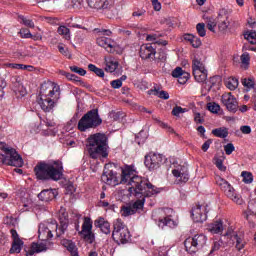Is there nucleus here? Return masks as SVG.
<instances>
[{"label":"nucleus","instance_id":"f257e3e1","mask_svg":"<svg viewBox=\"0 0 256 256\" xmlns=\"http://www.w3.org/2000/svg\"><path fill=\"white\" fill-rule=\"evenodd\" d=\"M115 166L112 164H106L104 166V171L101 176L102 183L110 185L111 187H117V185H130L128 191H135V195L139 196L140 191L146 193L145 187L148 185L145 178L138 176L135 171V166L126 165L122 168L121 177L114 170Z\"/></svg>","mask_w":256,"mask_h":256},{"label":"nucleus","instance_id":"f03ea898","mask_svg":"<svg viewBox=\"0 0 256 256\" xmlns=\"http://www.w3.org/2000/svg\"><path fill=\"white\" fill-rule=\"evenodd\" d=\"M34 173L39 181H61L63 179V163L59 160L38 162L34 167Z\"/></svg>","mask_w":256,"mask_h":256},{"label":"nucleus","instance_id":"7ed1b4c3","mask_svg":"<svg viewBox=\"0 0 256 256\" xmlns=\"http://www.w3.org/2000/svg\"><path fill=\"white\" fill-rule=\"evenodd\" d=\"M59 90V85L53 82L42 84L40 88V98L38 99V104L42 111L51 113V111L55 109V106L59 103V99L61 98V92Z\"/></svg>","mask_w":256,"mask_h":256},{"label":"nucleus","instance_id":"20e7f679","mask_svg":"<svg viewBox=\"0 0 256 256\" xmlns=\"http://www.w3.org/2000/svg\"><path fill=\"white\" fill-rule=\"evenodd\" d=\"M109 139L107 135L96 133L87 138L86 151L92 159L109 157Z\"/></svg>","mask_w":256,"mask_h":256},{"label":"nucleus","instance_id":"39448f33","mask_svg":"<svg viewBox=\"0 0 256 256\" xmlns=\"http://www.w3.org/2000/svg\"><path fill=\"white\" fill-rule=\"evenodd\" d=\"M103 123V120L99 116L98 109H92L88 111L86 114L78 122L79 131L85 132L87 129H95L99 127Z\"/></svg>","mask_w":256,"mask_h":256},{"label":"nucleus","instance_id":"423d86ee","mask_svg":"<svg viewBox=\"0 0 256 256\" xmlns=\"http://www.w3.org/2000/svg\"><path fill=\"white\" fill-rule=\"evenodd\" d=\"M112 239L118 245H125L129 243V239H131V233L121 219H116L113 222Z\"/></svg>","mask_w":256,"mask_h":256},{"label":"nucleus","instance_id":"0eeeda50","mask_svg":"<svg viewBox=\"0 0 256 256\" xmlns=\"http://www.w3.org/2000/svg\"><path fill=\"white\" fill-rule=\"evenodd\" d=\"M216 185H218L221 191H223L224 195H226L228 199H231L233 203H236V205H243V203H245L241 195L235 191V188H233L227 180L218 176L216 178Z\"/></svg>","mask_w":256,"mask_h":256},{"label":"nucleus","instance_id":"6e6552de","mask_svg":"<svg viewBox=\"0 0 256 256\" xmlns=\"http://www.w3.org/2000/svg\"><path fill=\"white\" fill-rule=\"evenodd\" d=\"M145 181L148 182V185H146V187H144L146 193H143V191H140V194L137 196V194H135V191L132 190L129 191L130 195H134V197H137L136 202L133 203L132 208H134V211L137 213L138 209H143V207L145 206V198L146 197H153V195H157V193H159V190H157V188L151 184V182L149 181V179L145 178Z\"/></svg>","mask_w":256,"mask_h":256},{"label":"nucleus","instance_id":"1a4fd4ad","mask_svg":"<svg viewBox=\"0 0 256 256\" xmlns=\"http://www.w3.org/2000/svg\"><path fill=\"white\" fill-rule=\"evenodd\" d=\"M94 33L98 35V38L96 40L97 45H99V47H103L108 53H114L115 41H113L111 38H107L111 37V30L95 28Z\"/></svg>","mask_w":256,"mask_h":256},{"label":"nucleus","instance_id":"9d476101","mask_svg":"<svg viewBox=\"0 0 256 256\" xmlns=\"http://www.w3.org/2000/svg\"><path fill=\"white\" fill-rule=\"evenodd\" d=\"M207 245V236L205 234H196L184 241V247L190 254L197 253L199 249H203Z\"/></svg>","mask_w":256,"mask_h":256},{"label":"nucleus","instance_id":"9b49d317","mask_svg":"<svg viewBox=\"0 0 256 256\" xmlns=\"http://www.w3.org/2000/svg\"><path fill=\"white\" fill-rule=\"evenodd\" d=\"M55 231L56 237H63V235H59V224H57V221H52L47 224H40L38 228V237L41 241H49V239H52L53 232Z\"/></svg>","mask_w":256,"mask_h":256},{"label":"nucleus","instance_id":"f8f14e48","mask_svg":"<svg viewBox=\"0 0 256 256\" xmlns=\"http://www.w3.org/2000/svg\"><path fill=\"white\" fill-rule=\"evenodd\" d=\"M165 163V156L161 154H149L145 156L144 165L150 171H155V169H159L161 165Z\"/></svg>","mask_w":256,"mask_h":256},{"label":"nucleus","instance_id":"ddd939ff","mask_svg":"<svg viewBox=\"0 0 256 256\" xmlns=\"http://www.w3.org/2000/svg\"><path fill=\"white\" fill-rule=\"evenodd\" d=\"M207 213H209L207 205L197 204L192 208V219L195 223H204V221H207Z\"/></svg>","mask_w":256,"mask_h":256},{"label":"nucleus","instance_id":"4468645a","mask_svg":"<svg viewBox=\"0 0 256 256\" xmlns=\"http://www.w3.org/2000/svg\"><path fill=\"white\" fill-rule=\"evenodd\" d=\"M87 3L91 9L102 11V13H107V11L113 9V2L111 0H87Z\"/></svg>","mask_w":256,"mask_h":256},{"label":"nucleus","instance_id":"2eb2a0df","mask_svg":"<svg viewBox=\"0 0 256 256\" xmlns=\"http://www.w3.org/2000/svg\"><path fill=\"white\" fill-rule=\"evenodd\" d=\"M221 101L230 113H237L239 104L237 103V98L231 92L223 94Z\"/></svg>","mask_w":256,"mask_h":256},{"label":"nucleus","instance_id":"dca6fc26","mask_svg":"<svg viewBox=\"0 0 256 256\" xmlns=\"http://www.w3.org/2000/svg\"><path fill=\"white\" fill-rule=\"evenodd\" d=\"M7 155L4 157V159H8V164L12 167H23V158H21V155L17 153V151L13 148L11 150H6Z\"/></svg>","mask_w":256,"mask_h":256},{"label":"nucleus","instance_id":"f3484780","mask_svg":"<svg viewBox=\"0 0 256 256\" xmlns=\"http://www.w3.org/2000/svg\"><path fill=\"white\" fill-rule=\"evenodd\" d=\"M219 19L218 29L220 33H227V30L231 29V21L229 20V15L225 8L220 10Z\"/></svg>","mask_w":256,"mask_h":256},{"label":"nucleus","instance_id":"a211bd4d","mask_svg":"<svg viewBox=\"0 0 256 256\" xmlns=\"http://www.w3.org/2000/svg\"><path fill=\"white\" fill-rule=\"evenodd\" d=\"M67 217H69V215L67 214L65 208L60 209L58 213V218L60 221V225H58V235H65V232L69 227V220L67 219Z\"/></svg>","mask_w":256,"mask_h":256},{"label":"nucleus","instance_id":"6ab92c4d","mask_svg":"<svg viewBox=\"0 0 256 256\" xmlns=\"http://www.w3.org/2000/svg\"><path fill=\"white\" fill-rule=\"evenodd\" d=\"M156 51L151 44H145L140 47V57L141 59H150L155 61Z\"/></svg>","mask_w":256,"mask_h":256},{"label":"nucleus","instance_id":"aec40b11","mask_svg":"<svg viewBox=\"0 0 256 256\" xmlns=\"http://www.w3.org/2000/svg\"><path fill=\"white\" fill-rule=\"evenodd\" d=\"M55 197H57V189L42 190L38 194V199H40V201H45V202L53 201Z\"/></svg>","mask_w":256,"mask_h":256},{"label":"nucleus","instance_id":"412c9836","mask_svg":"<svg viewBox=\"0 0 256 256\" xmlns=\"http://www.w3.org/2000/svg\"><path fill=\"white\" fill-rule=\"evenodd\" d=\"M94 225L95 227H98L104 235H109L111 233V224L105 221V218H98L94 221Z\"/></svg>","mask_w":256,"mask_h":256},{"label":"nucleus","instance_id":"4be33fe9","mask_svg":"<svg viewBox=\"0 0 256 256\" xmlns=\"http://www.w3.org/2000/svg\"><path fill=\"white\" fill-rule=\"evenodd\" d=\"M172 175L177 179H179V181H181V182H176L178 185L181 183H187V181H189V173L185 171V167L181 168L180 170L179 169L172 170Z\"/></svg>","mask_w":256,"mask_h":256},{"label":"nucleus","instance_id":"5701e85b","mask_svg":"<svg viewBox=\"0 0 256 256\" xmlns=\"http://www.w3.org/2000/svg\"><path fill=\"white\" fill-rule=\"evenodd\" d=\"M225 237H231L234 241H236V249L237 251H241L242 249H245L246 242L243 240V237L237 235L235 232H227L225 234Z\"/></svg>","mask_w":256,"mask_h":256},{"label":"nucleus","instance_id":"b1692460","mask_svg":"<svg viewBox=\"0 0 256 256\" xmlns=\"http://www.w3.org/2000/svg\"><path fill=\"white\" fill-rule=\"evenodd\" d=\"M42 251H47V245L43 243H32L29 251H26V256H33L35 253H42Z\"/></svg>","mask_w":256,"mask_h":256},{"label":"nucleus","instance_id":"393cba45","mask_svg":"<svg viewBox=\"0 0 256 256\" xmlns=\"http://www.w3.org/2000/svg\"><path fill=\"white\" fill-rule=\"evenodd\" d=\"M208 231L213 235H219V233H223V221L218 220L208 225Z\"/></svg>","mask_w":256,"mask_h":256},{"label":"nucleus","instance_id":"a878e982","mask_svg":"<svg viewBox=\"0 0 256 256\" xmlns=\"http://www.w3.org/2000/svg\"><path fill=\"white\" fill-rule=\"evenodd\" d=\"M176 225L177 224H175L174 220L171 219V216L164 217L158 221L160 229H165V227H170L172 229Z\"/></svg>","mask_w":256,"mask_h":256},{"label":"nucleus","instance_id":"bb28decb","mask_svg":"<svg viewBox=\"0 0 256 256\" xmlns=\"http://www.w3.org/2000/svg\"><path fill=\"white\" fill-rule=\"evenodd\" d=\"M193 75L197 83H205L207 81V70H194Z\"/></svg>","mask_w":256,"mask_h":256},{"label":"nucleus","instance_id":"cd10ccee","mask_svg":"<svg viewBox=\"0 0 256 256\" xmlns=\"http://www.w3.org/2000/svg\"><path fill=\"white\" fill-rule=\"evenodd\" d=\"M212 135L220 139H225L229 136V130L225 127L216 128L212 130Z\"/></svg>","mask_w":256,"mask_h":256},{"label":"nucleus","instance_id":"c85d7f7f","mask_svg":"<svg viewBox=\"0 0 256 256\" xmlns=\"http://www.w3.org/2000/svg\"><path fill=\"white\" fill-rule=\"evenodd\" d=\"M89 231H93V221H91V218L85 217L80 233H86Z\"/></svg>","mask_w":256,"mask_h":256},{"label":"nucleus","instance_id":"c756f323","mask_svg":"<svg viewBox=\"0 0 256 256\" xmlns=\"http://www.w3.org/2000/svg\"><path fill=\"white\" fill-rule=\"evenodd\" d=\"M226 87L230 91H235V89H237V87H239V80L235 77L228 78L226 81Z\"/></svg>","mask_w":256,"mask_h":256},{"label":"nucleus","instance_id":"7c9ffc66","mask_svg":"<svg viewBox=\"0 0 256 256\" xmlns=\"http://www.w3.org/2000/svg\"><path fill=\"white\" fill-rule=\"evenodd\" d=\"M149 94H153L156 97H159V99H169V93L167 91L159 90L157 88H155L154 90H149Z\"/></svg>","mask_w":256,"mask_h":256},{"label":"nucleus","instance_id":"2f4dec72","mask_svg":"<svg viewBox=\"0 0 256 256\" xmlns=\"http://www.w3.org/2000/svg\"><path fill=\"white\" fill-rule=\"evenodd\" d=\"M219 85H221V77L219 76L211 77L208 84V91H211L213 87H215L216 89H219Z\"/></svg>","mask_w":256,"mask_h":256},{"label":"nucleus","instance_id":"473e14b6","mask_svg":"<svg viewBox=\"0 0 256 256\" xmlns=\"http://www.w3.org/2000/svg\"><path fill=\"white\" fill-rule=\"evenodd\" d=\"M79 235L84 239V241H87V243H93L95 241V234L93 233V230H90L88 232H79Z\"/></svg>","mask_w":256,"mask_h":256},{"label":"nucleus","instance_id":"72a5a7b5","mask_svg":"<svg viewBox=\"0 0 256 256\" xmlns=\"http://www.w3.org/2000/svg\"><path fill=\"white\" fill-rule=\"evenodd\" d=\"M117 67H119V62L110 60L106 63L105 71H107V73H115Z\"/></svg>","mask_w":256,"mask_h":256},{"label":"nucleus","instance_id":"f704fd0d","mask_svg":"<svg viewBox=\"0 0 256 256\" xmlns=\"http://www.w3.org/2000/svg\"><path fill=\"white\" fill-rule=\"evenodd\" d=\"M23 247L22 240H16L12 242V247L10 248V253H21V249Z\"/></svg>","mask_w":256,"mask_h":256},{"label":"nucleus","instance_id":"c9c22d12","mask_svg":"<svg viewBox=\"0 0 256 256\" xmlns=\"http://www.w3.org/2000/svg\"><path fill=\"white\" fill-rule=\"evenodd\" d=\"M58 33L60 35H63L64 39H66L67 41L71 39V30H69V28H67L66 26H59Z\"/></svg>","mask_w":256,"mask_h":256},{"label":"nucleus","instance_id":"e433bc0d","mask_svg":"<svg viewBox=\"0 0 256 256\" xmlns=\"http://www.w3.org/2000/svg\"><path fill=\"white\" fill-rule=\"evenodd\" d=\"M205 65L202 64V62L199 59H194L192 62V71L195 73V71H205Z\"/></svg>","mask_w":256,"mask_h":256},{"label":"nucleus","instance_id":"4c0bfd02","mask_svg":"<svg viewBox=\"0 0 256 256\" xmlns=\"http://www.w3.org/2000/svg\"><path fill=\"white\" fill-rule=\"evenodd\" d=\"M88 69L89 71H92V73H95L97 77H105V71H103V69L101 68H97V66H95L94 64H89Z\"/></svg>","mask_w":256,"mask_h":256},{"label":"nucleus","instance_id":"58836bf2","mask_svg":"<svg viewBox=\"0 0 256 256\" xmlns=\"http://www.w3.org/2000/svg\"><path fill=\"white\" fill-rule=\"evenodd\" d=\"M122 217H129V215H135V209L133 206H124L121 209Z\"/></svg>","mask_w":256,"mask_h":256},{"label":"nucleus","instance_id":"ea45409f","mask_svg":"<svg viewBox=\"0 0 256 256\" xmlns=\"http://www.w3.org/2000/svg\"><path fill=\"white\" fill-rule=\"evenodd\" d=\"M249 215H256V203L253 200L248 202V211L246 212L247 219H249Z\"/></svg>","mask_w":256,"mask_h":256},{"label":"nucleus","instance_id":"a19ab883","mask_svg":"<svg viewBox=\"0 0 256 256\" xmlns=\"http://www.w3.org/2000/svg\"><path fill=\"white\" fill-rule=\"evenodd\" d=\"M155 61H160L161 63L165 62L167 60V53L164 52V50H159L154 55Z\"/></svg>","mask_w":256,"mask_h":256},{"label":"nucleus","instance_id":"79ce46f5","mask_svg":"<svg viewBox=\"0 0 256 256\" xmlns=\"http://www.w3.org/2000/svg\"><path fill=\"white\" fill-rule=\"evenodd\" d=\"M19 19H21V23H23V25H25L26 27H29L30 29L35 28V23L33 22V20L25 16H19Z\"/></svg>","mask_w":256,"mask_h":256},{"label":"nucleus","instance_id":"37998d69","mask_svg":"<svg viewBox=\"0 0 256 256\" xmlns=\"http://www.w3.org/2000/svg\"><path fill=\"white\" fill-rule=\"evenodd\" d=\"M223 247H225L223 240L214 241L210 253H215V251H219V249H223Z\"/></svg>","mask_w":256,"mask_h":256},{"label":"nucleus","instance_id":"c03bdc74","mask_svg":"<svg viewBox=\"0 0 256 256\" xmlns=\"http://www.w3.org/2000/svg\"><path fill=\"white\" fill-rule=\"evenodd\" d=\"M244 37L251 45H256V32H247L244 34Z\"/></svg>","mask_w":256,"mask_h":256},{"label":"nucleus","instance_id":"a18cd8bd","mask_svg":"<svg viewBox=\"0 0 256 256\" xmlns=\"http://www.w3.org/2000/svg\"><path fill=\"white\" fill-rule=\"evenodd\" d=\"M196 31L200 37H205L207 35V31L205 30V23H198L196 25Z\"/></svg>","mask_w":256,"mask_h":256},{"label":"nucleus","instance_id":"49530a36","mask_svg":"<svg viewBox=\"0 0 256 256\" xmlns=\"http://www.w3.org/2000/svg\"><path fill=\"white\" fill-rule=\"evenodd\" d=\"M208 111L211 113H219V110L221 109V106L219 104L213 102V103H208L207 105Z\"/></svg>","mask_w":256,"mask_h":256},{"label":"nucleus","instance_id":"de8ad7c7","mask_svg":"<svg viewBox=\"0 0 256 256\" xmlns=\"http://www.w3.org/2000/svg\"><path fill=\"white\" fill-rule=\"evenodd\" d=\"M242 85H244V87H247L248 89H252V91L253 89H255V82L250 78L242 79Z\"/></svg>","mask_w":256,"mask_h":256},{"label":"nucleus","instance_id":"09e8293b","mask_svg":"<svg viewBox=\"0 0 256 256\" xmlns=\"http://www.w3.org/2000/svg\"><path fill=\"white\" fill-rule=\"evenodd\" d=\"M242 177L244 183H253V174L251 172L243 171Z\"/></svg>","mask_w":256,"mask_h":256},{"label":"nucleus","instance_id":"8fccbe9b","mask_svg":"<svg viewBox=\"0 0 256 256\" xmlns=\"http://www.w3.org/2000/svg\"><path fill=\"white\" fill-rule=\"evenodd\" d=\"M241 63L242 65L245 66V69H247V67H249V61H251V57H249L248 53H243L240 57Z\"/></svg>","mask_w":256,"mask_h":256},{"label":"nucleus","instance_id":"3c124183","mask_svg":"<svg viewBox=\"0 0 256 256\" xmlns=\"http://www.w3.org/2000/svg\"><path fill=\"white\" fill-rule=\"evenodd\" d=\"M70 70L73 71V73H77L78 75H81V77H85V75H87V71H85V69L77 66H71Z\"/></svg>","mask_w":256,"mask_h":256},{"label":"nucleus","instance_id":"603ef678","mask_svg":"<svg viewBox=\"0 0 256 256\" xmlns=\"http://www.w3.org/2000/svg\"><path fill=\"white\" fill-rule=\"evenodd\" d=\"M180 113H187V109L186 108H182L181 106H175L172 109V115H174V117H179Z\"/></svg>","mask_w":256,"mask_h":256},{"label":"nucleus","instance_id":"864d4df0","mask_svg":"<svg viewBox=\"0 0 256 256\" xmlns=\"http://www.w3.org/2000/svg\"><path fill=\"white\" fill-rule=\"evenodd\" d=\"M153 119L156 123H159L160 127H162V129H168L169 133H173V128H171L167 123L165 122H161V120L155 118V116H153Z\"/></svg>","mask_w":256,"mask_h":256},{"label":"nucleus","instance_id":"5fc2aeb1","mask_svg":"<svg viewBox=\"0 0 256 256\" xmlns=\"http://www.w3.org/2000/svg\"><path fill=\"white\" fill-rule=\"evenodd\" d=\"M19 33L22 39H31V37H33V34H31L29 29H21Z\"/></svg>","mask_w":256,"mask_h":256},{"label":"nucleus","instance_id":"6e6d98bb","mask_svg":"<svg viewBox=\"0 0 256 256\" xmlns=\"http://www.w3.org/2000/svg\"><path fill=\"white\" fill-rule=\"evenodd\" d=\"M110 85L113 89H121V87H123V81L121 79H116L111 81Z\"/></svg>","mask_w":256,"mask_h":256},{"label":"nucleus","instance_id":"4d7b16f0","mask_svg":"<svg viewBox=\"0 0 256 256\" xmlns=\"http://www.w3.org/2000/svg\"><path fill=\"white\" fill-rule=\"evenodd\" d=\"M215 165L219 171H227V167L223 165V160H221V158L216 159Z\"/></svg>","mask_w":256,"mask_h":256},{"label":"nucleus","instance_id":"13d9d810","mask_svg":"<svg viewBox=\"0 0 256 256\" xmlns=\"http://www.w3.org/2000/svg\"><path fill=\"white\" fill-rule=\"evenodd\" d=\"M224 151L226 155H231V153L235 151V146L233 145V143H228L224 146Z\"/></svg>","mask_w":256,"mask_h":256},{"label":"nucleus","instance_id":"bf43d9fd","mask_svg":"<svg viewBox=\"0 0 256 256\" xmlns=\"http://www.w3.org/2000/svg\"><path fill=\"white\" fill-rule=\"evenodd\" d=\"M215 27H217V22L212 19L208 20L207 29H209V31H212V33H215Z\"/></svg>","mask_w":256,"mask_h":256},{"label":"nucleus","instance_id":"052dcab7","mask_svg":"<svg viewBox=\"0 0 256 256\" xmlns=\"http://www.w3.org/2000/svg\"><path fill=\"white\" fill-rule=\"evenodd\" d=\"M183 73V68L181 67H176L173 71H172V77H174L175 79H178L179 77H181Z\"/></svg>","mask_w":256,"mask_h":256},{"label":"nucleus","instance_id":"680f3d73","mask_svg":"<svg viewBox=\"0 0 256 256\" xmlns=\"http://www.w3.org/2000/svg\"><path fill=\"white\" fill-rule=\"evenodd\" d=\"M194 121L195 123H199V124L205 123V119L201 117V113L199 112L194 113Z\"/></svg>","mask_w":256,"mask_h":256},{"label":"nucleus","instance_id":"e2e57ef3","mask_svg":"<svg viewBox=\"0 0 256 256\" xmlns=\"http://www.w3.org/2000/svg\"><path fill=\"white\" fill-rule=\"evenodd\" d=\"M71 3L74 9H81L83 6V0H72Z\"/></svg>","mask_w":256,"mask_h":256},{"label":"nucleus","instance_id":"0e129e2a","mask_svg":"<svg viewBox=\"0 0 256 256\" xmlns=\"http://www.w3.org/2000/svg\"><path fill=\"white\" fill-rule=\"evenodd\" d=\"M159 37H163V34H150L146 37V41H157Z\"/></svg>","mask_w":256,"mask_h":256},{"label":"nucleus","instance_id":"69168bd1","mask_svg":"<svg viewBox=\"0 0 256 256\" xmlns=\"http://www.w3.org/2000/svg\"><path fill=\"white\" fill-rule=\"evenodd\" d=\"M191 45H192V47H194V49H199V46L202 45L201 39L199 37L195 36Z\"/></svg>","mask_w":256,"mask_h":256},{"label":"nucleus","instance_id":"338daca9","mask_svg":"<svg viewBox=\"0 0 256 256\" xmlns=\"http://www.w3.org/2000/svg\"><path fill=\"white\" fill-rule=\"evenodd\" d=\"M146 11L144 9L136 10L132 13V17H143L145 15Z\"/></svg>","mask_w":256,"mask_h":256},{"label":"nucleus","instance_id":"774afa93","mask_svg":"<svg viewBox=\"0 0 256 256\" xmlns=\"http://www.w3.org/2000/svg\"><path fill=\"white\" fill-rule=\"evenodd\" d=\"M155 11H161V2L159 0H151Z\"/></svg>","mask_w":256,"mask_h":256}]
</instances>
